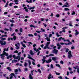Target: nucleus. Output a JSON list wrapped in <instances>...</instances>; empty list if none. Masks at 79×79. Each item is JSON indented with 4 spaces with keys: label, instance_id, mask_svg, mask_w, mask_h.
I'll use <instances>...</instances> for the list:
<instances>
[{
    "label": "nucleus",
    "instance_id": "nucleus-1",
    "mask_svg": "<svg viewBox=\"0 0 79 79\" xmlns=\"http://www.w3.org/2000/svg\"><path fill=\"white\" fill-rule=\"evenodd\" d=\"M5 55L6 56H8V54L6 53V52L3 51V54L1 55V58L2 60H4V59L5 58Z\"/></svg>",
    "mask_w": 79,
    "mask_h": 79
},
{
    "label": "nucleus",
    "instance_id": "nucleus-2",
    "mask_svg": "<svg viewBox=\"0 0 79 79\" xmlns=\"http://www.w3.org/2000/svg\"><path fill=\"white\" fill-rule=\"evenodd\" d=\"M15 46L16 47L15 48L16 49V50H19L20 47V43H17V44H15Z\"/></svg>",
    "mask_w": 79,
    "mask_h": 79
},
{
    "label": "nucleus",
    "instance_id": "nucleus-3",
    "mask_svg": "<svg viewBox=\"0 0 79 79\" xmlns=\"http://www.w3.org/2000/svg\"><path fill=\"white\" fill-rule=\"evenodd\" d=\"M68 58L69 59H71V57H73V55H72V54H71V51H69L68 52Z\"/></svg>",
    "mask_w": 79,
    "mask_h": 79
},
{
    "label": "nucleus",
    "instance_id": "nucleus-4",
    "mask_svg": "<svg viewBox=\"0 0 79 79\" xmlns=\"http://www.w3.org/2000/svg\"><path fill=\"white\" fill-rule=\"evenodd\" d=\"M10 75V79H12L13 77V76H14V77L15 79H16V75H15V73H11Z\"/></svg>",
    "mask_w": 79,
    "mask_h": 79
},
{
    "label": "nucleus",
    "instance_id": "nucleus-5",
    "mask_svg": "<svg viewBox=\"0 0 79 79\" xmlns=\"http://www.w3.org/2000/svg\"><path fill=\"white\" fill-rule=\"evenodd\" d=\"M0 44H1V45H5L6 44V41H3L2 40H0Z\"/></svg>",
    "mask_w": 79,
    "mask_h": 79
},
{
    "label": "nucleus",
    "instance_id": "nucleus-6",
    "mask_svg": "<svg viewBox=\"0 0 79 79\" xmlns=\"http://www.w3.org/2000/svg\"><path fill=\"white\" fill-rule=\"evenodd\" d=\"M13 57L14 59H19V60H20V56H17V57H16L15 55H13Z\"/></svg>",
    "mask_w": 79,
    "mask_h": 79
},
{
    "label": "nucleus",
    "instance_id": "nucleus-7",
    "mask_svg": "<svg viewBox=\"0 0 79 79\" xmlns=\"http://www.w3.org/2000/svg\"><path fill=\"white\" fill-rule=\"evenodd\" d=\"M28 56L27 57V58H29V59H31V60H33V61H35V60H34V59L31 57L30 55L29 54H28Z\"/></svg>",
    "mask_w": 79,
    "mask_h": 79
},
{
    "label": "nucleus",
    "instance_id": "nucleus-8",
    "mask_svg": "<svg viewBox=\"0 0 79 79\" xmlns=\"http://www.w3.org/2000/svg\"><path fill=\"white\" fill-rule=\"evenodd\" d=\"M50 44V42H48L46 44V46L47 47V48H48V49H50V47H48V45H49V44Z\"/></svg>",
    "mask_w": 79,
    "mask_h": 79
},
{
    "label": "nucleus",
    "instance_id": "nucleus-9",
    "mask_svg": "<svg viewBox=\"0 0 79 79\" xmlns=\"http://www.w3.org/2000/svg\"><path fill=\"white\" fill-rule=\"evenodd\" d=\"M58 50L56 49H54L53 51V53L55 54H57L58 53Z\"/></svg>",
    "mask_w": 79,
    "mask_h": 79
},
{
    "label": "nucleus",
    "instance_id": "nucleus-10",
    "mask_svg": "<svg viewBox=\"0 0 79 79\" xmlns=\"http://www.w3.org/2000/svg\"><path fill=\"white\" fill-rule=\"evenodd\" d=\"M52 61V59H49L48 60L46 61V63H50Z\"/></svg>",
    "mask_w": 79,
    "mask_h": 79
},
{
    "label": "nucleus",
    "instance_id": "nucleus-11",
    "mask_svg": "<svg viewBox=\"0 0 79 79\" xmlns=\"http://www.w3.org/2000/svg\"><path fill=\"white\" fill-rule=\"evenodd\" d=\"M20 44H22V46H23V47H24V48H26V45L23 44V42H20Z\"/></svg>",
    "mask_w": 79,
    "mask_h": 79
},
{
    "label": "nucleus",
    "instance_id": "nucleus-12",
    "mask_svg": "<svg viewBox=\"0 0 79 79\" xmlns=\"http://www.w3.org/2000/svg\"><path fill=\"white\" fill-rule=\"evenodd\" d=\"M58 58H57V57H52V60H53V61H55V60H56Z\"/></svg>",
    "mask_w": 79,
    "mask_h": 79
},
{
    "label": "nucleus",
    "instance_id": "nucleus-13",
    "mask_svg": "<svg viewBox=\"0 0 79 79\" xmlns=\"http://www.w3.org/2000/svg\"><path fill=\"white\" fill-rule=\"evenodd\" d=\"M33 49L34 50V51H36V52H39V49H37V48H33Z\"/></svg>",
    "mask_w": 79,
    "mask_h": 79
},
{
    "label": "nucleus",
    "instance_id": "nucleus-14",
    "mask_svg": "<svg viewBox=\"0 0 79 79\" xmlns=\"http://www.w3.org/2000/svg\"><path fill=\"white\" fill-rule=\"evenodd\" d=\"M23 9L24 10H25L26 11V12H28V9H27V7H24Z\"/></svg>",
    "mask_w": 79,
    "mask_h": 79
},
{
    "label": "nucleus",
    "instance_id": "nucleus-15",
    "mask_svg": "<svg viewBox=\"0 0 79 79\" xmlns=\"http://www.w3.org/2000/svg\"><path fill=\"white\" fill-rule=\"evenodd\" d=\"M45 39L47 40V41H48V42H50V39L48 37H46L45 38Z\"/></svg>",
    "mask_w": 79,
    "mask_h": 79
},
{
    "label": "nucleus",
    "instance_id": "nucleus-16",
    "mask_svg": "<svg viewBox=\"0 0 79 79\" xmlns=\"http://www.w3.org/2000/svg\"><path fill=\"white\" fill-rule=\"evenodd\" d=\"M51 77H52V74L50 73L49 74V76L48 77V79H51Z\"/></svg>",
    "mask_w": 79,
    "mask_h": 79
},
{
    "label": "nucleus",
    "instance_id": "nucleus-17",
    "mask_svg": "<svg viewBox=\"0 0 79 79\" xmlns=\"http://www.w3.org/2000/svg\"><path fill=\"white\" fill-rule=\"evenodd\" d=\"M26 2H27V3H32V0H30L29 1L27 0L26 1Z\"/></svg>",
    "mask_w": 79,
    "mask_h": 79
},
{
    "label": "nucleus",
    "instance_id": "nucleus-18",
    "mask_svg": "<svg viewBox=\"0 0 79 79\" xmlns=\"http://www.w3.org/2000/svg\"><path fill=\"white\" fill-rule=\"evenodd\" d=\"M14 2H15V4H18V2H19V1L17 0H15Z\"/></svg>",
    "mask_w": 79,
    "mask_h": 79
},
{
    "label": "nucleus",
    "instance_id": "nucleus-19",
    "mask_svg": "<svg viewBox=\"0 0 79 79\" xmlns=\"http://www.w3.org/2000/svg\"><path fill=\"white\" fill-rule=\"evenodd\" d=\"M3 52H5L4 51H6V52H8V48H5L3 50Z\"/></svg>",
    "mask_w": 79,
    "mask_h": 79
},
{
    "label": "nucleus",
    "instance_id": "nucleus-20",
    "mask_svg": "<svg viewBox=\"0 0 79 79\" xmlns=\"http://www.w3.org/2000/svg\"><path fill=\"white\" fill-rule=\"evenodd\" d=\"M30 53L31 55H34V53H33V52L32 50H30Z\"/></svg>",
    "mask_w": 79,
    "mask_h": 79
},
{
    "label": "nucleus",
    "instance_id": "nucleus-21",
    "mask_svg": "<svg viewBox=\"0 0 79 79\" xmlns=\"http://www.w3.org/2000/svg\"><path fill=\"white\" fill-rule=\"evenodd\" d=\"M29 77L30 79H33V78L32 77V75L31 74H30L29 76Z\"/></svg>",
    "mask_w": 79,
    "mask_h": 79
},
{
    "label": "nucleus",
    "instance_id": "nucleus-22",
    "mask_svg": "<svg viewBox=\"0 0 79 79\" xmlns=\"http://www.w3.org/2000/svg\"><path fill=\"white\" fill-rule=\"evenodd\" d=\"M14 62H15V63H16V62H17V61H18V60H13L12 61V63H14Z\"/></svg>",
    "mask_w": 79,
    "mask_h": 79
},
{
    "label": "nucleus",
    "instance_id": "nucleus-23",
    "mask_svg": "<svg viewBox=\"0 0 79 79\" xmlns=\"http://www.w3.org/2000/svg\"><path fill=\"white\" fill-rule=\"evenodd\" d=\"M28 63H29V66H31V62L30 60H28Z\"/></svg>",
    "mask_w": 79,
    "mask_h": 79
},
{
    "label": "nucleus",
    "instance_id": "nucleus-24",
    "mask_svg": "<svg viewBox=\"0 0 79 79\" xmlns=\"http://www.w3.org/2000/svg\"><path fill=\"white\" fill-rule=\"evenodd\" d=\"M72 22H70L69 23V26H71V27H73V25H72Z\"/></svg>",
    "mask_w": 79,
    "mask_h": 79
},
{
    "label": "nucleus",
    "instance_id": "nucleus-25",
    "mask_svg": "<svg viewBox=\"0 0 79 79\" xmlns=\"http://www.w3.org/2000/svg\"><path fill=\"white\" fill-rule=\"evenodd\" d=\"M55 73L56 75H58V76H60V73L57 72H55Z\"/></svg>",
    "mask_w": 79,
    "mask_h": 79
},
{
    "label": "nucleus",
    "instance_id": "nucleus-26",
    "mask_svg": "<svg viewBox=\"0 0 79 79\" xmlns=\"http://www.w3.org/2000/svg\"><path fill=\"white\" fill-rule=\"evenodd\" d=\"M28 35L29 36V37H34V35L32 34H29Z\"/></svg>",
    "mask_w": 79,
    "mask_h": 79
},
{
    "label": "nucleus",
    "instance_id": "nucleus-27",
    "mask_svg": "<svg viewBox=\"0 0 79 79\" xmlns=\"http://www.w3.org/2000/svg\"><path fill=\"white\" fill-rule=\"evenodd\" d=\"M34 8H35V6H34V7H30L29 9L30 10H31V9H34Z\"/></svg>",
    "mask_w": 79,
    "mask_h": 79
},
{
    "label": "nucleus",
    "instance_id": "nucleus-28",
    "mask_svg": "<svg viewBox=\"0 0 79 79\" xmlns=\"http://www.w3.org/2000/svg\"><path fill=\"white\" fill-rule=\"evenodd\" d=\"M62 29H63L62 31V32H66V31H65V28L64 27L62 28Z\"/></svg>",
    "mask_w": 79,
    "mask_h": 79
},
{
    "label": "nucleus",
    "instance_id": "nucleus-29",
    "mask_svg": "<svg viewBox=\"0 0 79 79\" xmlns=\"http://www.w3.org/2000/svg\"><path fill=\"white\" fill-rule=\"evenodd\" d=\"M7 69H8L9 71H11V68L10 67H8L7 68Z\"/></svg>",
    "mask_w": 79,
    "mask_h": 79
},
{
    "label": "nucleus",
    "instance_id": "nucleus-30",
    "mask_svg": "<svg viewBox=\"0 0 79 79\" xmlns=\"http://www.w3.org/2000/svg\"><path fill=\"white\" fill-rule=\"evenodd\" d=\"M42 61H43V64H44V63H45V60L44 59H43L42 60Z\"/></svg>",
    "mask_w": 79,
    "mask_h": 79
},
{
    "label": "nucleus",
    "instance_id": "nucleus-31",
    "mask_svg": "<svg viewBox=\"0 0 79 79\" xmlns=\"http://www.w3.org/2000/svg\"><path fill=\"white\" fill-rule=\"evenodd\" d=\"M24 66H25V67H26V66H27V63L26 62H25Z\"/></svg>",
    "mask_w": 79,
    "mask_h": 79
},
{
    "label": "nucleus",
    "instance_id": "nucleus-32",
    "mask_svg": "<svg viewBox=\"0 0 79 79\" xmlns=\"http://www.w3.org/2000/svg\"><path fill=\"white\" fill-rule=\"evenodd\" d=\"M64 10L65 11H69V9L68 8H65Z\"/></svg>",
    "mask_w": 79,
    "mask_h": 79
},
{
    "label": "nucleus",
    "instance_id": "nucleus-33",
    "mask_svg": "<svg viewBox=\"0 0 79 79\" xmlns=\"http://www.w3.org/2000/svg\"><path fill=\"white\" fill-rule=\"evenodd\" d=\"M56 35H57V37H60V36H61V35H59L58 34V33H56Z\"/></svg>",
    "mask_w": 79,
    "mask_h": 79
},
{
    "label": "nucleus",
    "instance_id": "nucleus-34",
    "mask_svg": "<svg viewBox=\"0 0 79 79\" xmlns=\"http://www.w3.org/2000/svg\"><path fill=\"white\" fill-rule=\"evenodd\" d=\"M13 39L14 40H15L16 39V36L15 35L14 36Z\"/></svg>",
    "mask_w": 79,
    "mask_h": 79
},
{
    "label": "nucleus",
    "instance_id": "nucleus-35",
    "mask_svg": "<svg viewBox=\"0 0 79 79\" xmlns=\"http://www.w3.org/2000/svg\"><path fill=\"white\" fill-rule=\"evenodd\" d=\"M56 66H57L59 68H60V65L59 64H56Z\"/></svg>",
    "mask_w": 79,
    "mask_h": 79
},
{
    "label": "nucleus",
    "instance_id": "nucleus-36",
    "mask_svg": "<svg viewBox=\"0 0 79 79\" xmlns=\"http://www.w3.org/2000/svg\"><path fill=\"white\" fill-rule=\"evenodd\" d=\"M30 27H34V28H35V27L33 25H31Z\"/></svg>",
    "mask_w": 79,
    "mask_h": 79
},
{
    "label": "nucleus",
    "instance_id": "nucleus-37",
    "mask_svg": "<svg viewBox=\"0 0 79 79\" xmlns=\"http://www.w3.org/2000/svg\"><path fill=\"white\" fill-rule=\"evenodd\" d=\"M10 23H15V22L13 20H10Z\"/></svg>",
    "mask_w": 79,
    "mask_h": 79
},
{
    "label": "nucleus",
    "instance_id": "nucleus-38",
    "mask_svg": "<svg viewBox=\"0 0 79 79\" xmlns=\"http://www.w3.org/2000/svg\"><path fill=\"white\" fill-rule=\"evenodd\" d=\"M19 31L20 32H23V28H20L19 29Z\"/></svg>",
    "mask_w": 79,
    "mask_h": 79
},
{
    "label": "nucleus",
    "instance_id": "nucleus-39",
    "mask_svg": "<svg viewBox=\"0 0 79 79\" xmlns=\"http://www.w3.org/2000/svg\"><path fill=\"white\" fill-rule=\"evenodd\" d=\"M53 47V45H50V47H49V48L52 49V48Z\"/></svg>",
    "mask_w": 79,
    "mask_h": 79
},
{
    "label": "nucleus",
    "instance_id": "nucleus-40",
    "mask_svg": "<svg viewBox=\"0 0 79 79\" xmlns=\"http://www.w3.org/2000/svg\"><path fill=\"white\" fill-rule=\"evenodd\" d=\"M68 51H69V49L68 48H66L65 50V52L66 53H67V52H68Z\"/></svg>",
    "mask_w": 79,
    "mask_h": 79
},
{
    "label": "nucleus",
    "instance_id": "nucleus-41",
    "mask_svg": "<svg viewBox=\"0 0 79 79\" xmlns=\"http://www.w3.org/2000/svg\"><path fill=\"white\" fill-rule=\"evenodd\" d=\"M51 68H52V69H53L54 68V67H53V65L52 64H51Z\"/></svg>",
    "mask_w": 79,
    "mask_h": 79
},
{
    "label": "nucleus",
    "instance_id": "nucleus-42",
    "mask_svg": "<svg viewBox=\"0 0 79 79\" xmlns=\"http://www.w3.org/2000/svg\"><path fill=\"white\" fill-rule=\"evenodd\" d=\"M79 32H76L75 33V35H78V34H79Z\"/></svg>",
    "mask_w": 79,
    "mask_h": 79
},
{
    "label": "nucleus",
    "instance_id": "nucleus-43",
    "mask_svg": "<svg viewBox=\"0 0 79 79\" xmlns=\"http://www.w3.org/2000/svg\"><path fill=\"white\" fill-rule=\"evenodd\" d=\"M66 42H70L69 41V40H64V42H66Z\"/></svg>",
    "mask_w": 79,
    "mask_h": 79
},
{
    "label": "nucleus",
    "instance_id": "nucleus-44",
    "mask_svg": "<svg viewBox=\"0 0 79 79\" xmlns=\"http://www.w3.org/2000/svg\"><path fill=\"white\" fill-rule=\"evenodd\" d=\"M14 53H18V51L17 50H16L14 52Z\"/></svg>",
    "mask_w": 79,
    "mask_h": 79
},
{
    "label": "nucleus",
    "instance_id": "nucleus-45",
    "mask_svg": "<svg viewBox=\"0 0 79 79\" xmlns=\"http://www.w3.org/2000/svg\"><path fill=\"white\" fill-rule=\"evenodd\" d=\"M1 40H6V38H1Z\"/></svg>",
    "mask_w": 79,
    "mask_h": 79
},
{
    "label": "nucleus",
    "instance_id": "nucleus-46",
    "mask_svg": "<svg viewBox=\"0 0 79 79\" xmlns=\"http://www.w3.org/2000/svg\"><path fill=\"white\" fill-rule=\"evenodd\" d=\"M68 69H69V71H72V69L70 67H69L68 68Z\"/></svg>",
    "mask_w": 79,
    "mask_h": 79
},
{
    "label": "nucleus",
    "instance_id": "nucleus-47",
    "mask_svg": "<svg viewBox=\"0 0 79 79\" xmlns=\"http://www.w3.org/2000/svg\"><path fill=\"white\" fill-rule=\"evenodd\" d=\"M78 67V66H76V67H73V68H74V69H77V67Z\"/></svg>",
    "mask_w": 79,
    "mask_h": 79
},
{
    "label": "nucleus",
    "instance_id": "nucleus-48",
    "mask_svg": "<svg viewBox=\"0 0 79 79\" xmlns=\"http://www.w3.org/2000/svg\"><path fill=\"white\" fill-rule=\"evenodd\" d=\"M49 56H54V55L53 54H50L49 55Z\"/></svg>",
    "mask_w": 79,
    "mask_h": 79
},
{
    "label": "nucleus",
    "instance_id": "nucleus-49",
    "mask_svg": "<svg viewBox=\"0 0 79 79\" xmlns=\"http://www.w3.org/2000/svg\"><path fill=\"white\" fill-rule=\"evenodd\" d=\"M13 4V3H10V4H9V6H12V5Z\"/></svg>",
    "mask_w": 79,
    "mask_h": 79
},
{
    "label": "nucleus",
    "instance_id": "nucleus-50",
    "mask_svg": "<svg viewBox=\"0 0 79 79\" xmlns=\"http://www.w3.org/2000/svg\"><path fill=\"white\" fill-rule=\"evenodd\" d=\"M52 36V34H50L49 35V38H50V37H51Z\"/></svg>",
    "mask_w": 79,
    "mask_h": 79
},
{
    "label": "nucleus",
    "instance_id": "nucleus-51",
    "mask_svg": "<svg viewBox=\"0 0 79 79\" xmlns=\"http://www.w3.org/2000/svg\"><path fill=\"white\" fill-rule=\"evenodd\" d=\"M59 79H63V77H61V76H60L59 77H58Z\"/></svg>",
    "mask_w": 79,
    "mask_h": 79
},
{
    "label": "nucleus",
    "instance_id": "nucleus-52",
    "mask_svg": "<svg viewBox=\"0 0 79 79\" xmlns=\"http://www.w3.org/2000/svg\"><path fill=\"white\" fill-rule=\"evenodd\" d=\"M24 69L25 71H28V70L27 69V68H25V69Z\"/></svg>",
    "mask_w": 79,
    "mask_h": 79
},
{
    "label": "nucleus",
    "instance_id": "nucleus-53",
    "mask_svg": "<svg viewBox=\"0 0 79 79\" xmlns=\"http://www.w3.org/2000/svg\"><path fill=\"white\" fill-rule=\"evenodd\" d=\"M40 32H42V31H36V32H37V33H38L39 34H40Z\"/></svg>",
    "mask_w": 79,
    "mask_h": 79
},
{
    "label": "nucleus",
    "instance_id": "nucleus-54",
    "mask_svg": "<svg viewBox=\"0 0 79 79\" xmlns=\"http://www.w3.org/2000/svg\"><path fill=\"white\" fill-rule=\"evenodd\" d=\"M36 46V44H34L33 46V47L34 48H35V46Z\"/></svg>",
    "mask_w": 79,
    "mask_h": 79
},
{
    "label": "nucleus",
    "instance_id": "nucleus-55",
    "mask_svg": "<svg viewBox=\"0 0 79 79\" xmlns=\"http://www.w3.org/2000/svg\"><path fill=\"white\" fill-rule=\"evenodd\" d=\"M71 49H74V46H73L72 47H71Z\"/></svg>",
    "mask_w": 79,
    "mask_h": 79
},
{
    "label": "nucleus",
    "instance_id": "nucleus-56",
    "mask_svg": "<svg viewBox=\"0 0 79 79\" xmlns=\"http://www.w3.org/2000/svg\"><path fill=\"white\" fill-rule=\"evenodd\" d=\"M14 71L15 72V73H17V72L18 71V70H17V69H15L14 70Z\"/></svg>",
    "mask_w": 79,
    "mask_h": 79
},
{
    "label": "nucleus",
    "instance_id": "nucleus-57",
    "mask_svg": "<svg viewBox=\"0 0 79 79\" xmlns=\"http://www.w3.org/2000/svg\"><path fill=\"white\" fill-rule=\"evenodd\" d=\"M38 70L39 72H40V73H42V72H41V71L40 70V69H38Z\"/></svg>",
    "mask_w": 79,
    "mask_h": 79
},
{
    "label": "nucleus",
    "instance_id": "nucleus-58",
    "mask_svg": "<svg viewBox=\"0 0 79 79\" xmlns=\"http://www.w3.org/2000/svg\"><path fill=\"white\" fill-rule=\"evenodd\" d=\"M6 74H4L3 76L4 77H6Z\"/></svg>",
    "mask_w": 79,
    "mask_h": 79
},
{
    "label": "nucleus",
    "instance_id": "nucleus-59",
    "mask_svg": "<svg viewBox=\"0 0 79 79\" xmlns=\"http://www.w3.org/2000/svg\"><path fill=\"white\" fill-rule=\"evenodd\" d=\"M75 15V12L73 11L72 13V15Z\"/></svg>",
    "mask_w": 79,
    "mask_h": 79
},
{
    "label": "nucleus",
    "instance_id": "nucleus-60",
    "mask_svg": "<svg viewBox=\"0 0 79 79\" xmlns=\"http://www.w3.org/2000/svg\"><path fill=\"white\" fill-rule=\"evenodd\" d=\"M32 64L33 65H35V63H34V61L32 62Z\"/></svg>",
    "mask_w": 79,
    "mask_h": 79
},
{
    "label": "nucleus",
    "instance_id": "nucleus-61",
    "mask_svg": "<svg viewBox=\"0 0 79 79\" xmlns=\"http://www.w3.org/2000/svg\"><path fill=\"white\" fill-rule=\"evenodd\" d=\"M60 63L61 64H63V63H64L63 60H61Z\"/></svg>",
    "mask_w": 79,
    "mask_h": 79
},
{
    "label": "nucleus",
    "instance_id": "nucleus-62",
    "mask_svg": "<svg viewBox=\"0 0 79 79\" xmlns=\"http://www.w3.org/2000/svg\"><path fill=\"white\" fill-rule=\"evenodd\" d=\"M61 40V37L60 38H59L58 40V41H60Z\"/></svg>",
    "mask_w": 79,
    "mask_h": 79
},
{
    "label": "nucleus",
    "instance_id": "nucleus-63",
    "mask_svg": "<svg viewBox=\"0 0 79 79\" xmlns=\"http://www.w3.org/2000/svg\"><path fill=\"white\" fill-rule=\"evenodd\" d=\"M68 43H69V45H71V44H72V42L70 41Z\"/></svg>",
    "mask_w": 79,
    "mask_h": 79
},
{
    "label": "nucleus",
    "instance_id": "nucleus-64",
    "mask_svg": "<svg viewBox=\"0 0 79 79\" xmlns=\"http://www.w3.org/2000/svg\"><path fill=\"white\" fill-rule=\"evenodd\" d=\"M77 72L79 74V68H78L77 69Z\"/></svg>",
    "mask_w": 79,
    "mask_h": 79
}]
</instances>
